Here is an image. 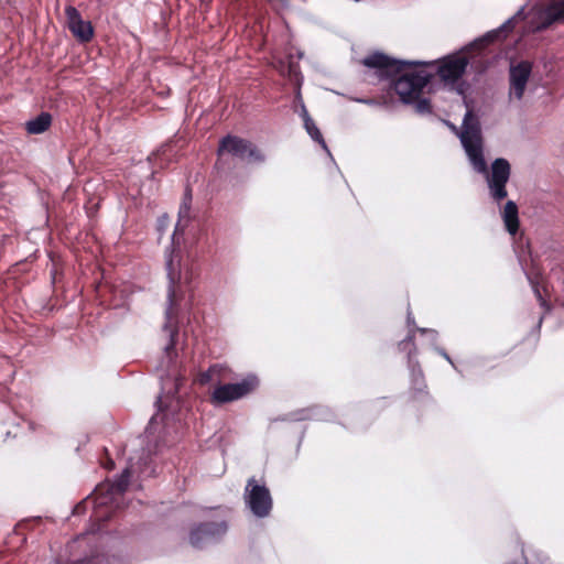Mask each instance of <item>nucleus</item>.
I'll return each instance as SVG.
<instances>
[{"label": "nucleus", "instance_id": "1", "mask_svg": "<svg viewBox=\"0 0 564 564\" xmlns=\"http://www.w3.org/2000/svg\"><path fill=\"white\" fill-rule=\"evenodd\" d=\"M166 271L169 288L163 329L169 335V343L164 346V355L159 366V370L161 371L160 379L162 392L156 401L159 411H166L164 416L167 414H174L180 409V399L177 393L182 380L175 366V359L177 357L175 344L178 335L177 326L174 323L178 302L175 282L178 279V273L176 272V268L171 256L166 259Z\"/></svg>", "mask_w": 564, "mask_h": 564}, {"label": "nucleus", "instance_id": "2", "mask_svg": "<svg viewBox=\"0 0 564 564\" xmlns=\"http://www.w3.org/2000/svg\"><path fill=\"white\" fill-rule=\"evenodd\" d=\"M458 137L473 170L485 176L490 198L500 204L508 196L507 183L510 178L511 166L508 160L498 158L488 169L484 156L480 123L470 109L463 118Z\"/></svg>", "mask_w": 564, "mask_h": 564}, {"label": "nucleus", "instance_id": "3", "mask_svg": "<svg viewBox=\"0 0 564 564\" xmlns=\"http://www.w3.org/2000/svg\"><path fill=\"white\" fill-rule=\"evenodd\" d=\"M158 415H153L145 429V435L140 441L143 445L148 442L147 447L141 449L140 454L130 456L128 459V466L122 473L111 482L107 485H99L95 489V503L97 508L95 510V517L98 520H106L108 517L101 514L99 508L108 503H113L118 497L122 496L128 489L130 478L132 475H139L143 477H150L154 475V468L152 467V456L159 451L158 443L151 444L154 436L153 430L156 422Z\"/></svg>", "mask_w": 564, "mask_h": 564}, {"label": "nucleus", "instance_id": "4", "mask_svg": "<svg viewBox=\"0 0 564 564\" xmlns=\"http://www.w3.org/2000/svg\"><path fill=\"white\" fill-rule=\"evenodd\" d=\"M242 497L246 509L254 518L264 519L271 514L273 508L271 492L267 485L257 480L256 477L247 480Z\"/></svg>", "mask_w": 564, "mask_h": 564}, {"label": "nucleus", "instance_id": "5", "mask_svg": "<svg viewBox=\"0 0 564 564\" xmlns=\"http://www.w3.org/2000/svg\"><path fill=\"white\" fill-rule=\"evenodd\" d=\"M431 79L432 74L425 69L409 70L393 82V89L403 104L410 105L421 96Z\"/></svg>", "mask_w": 564, "mask_h": 564}, {"label": "nucleus", "instance_id": "6", "mask_svg": "<svg viewBox=\"0 0 564 564\" xmlns=\"http://www.w3.org/2000/svg\"><path fill=\"white\" fill-rule=\"evenodd\" d=\"M259 384L258 376L248 373L238 382L218 384L212 393V399L217 403L234 402L253 393L259 388Z\"/></svg>", "mask_w": 564, "mask_h": 564}, {"label": "nucleus", "instance_id": "7", "mask_svg": "<svg viewBox=\"0 0 564 564\" xmlns=\"http://www.w3.org/2000/svg\"><path fill=\"white\" fill-rule=\"evenodd\" d=\"M435 62L395 59L383 53L376 52L362 59V64L378 70L380 77H392L401 73L405 67H419L434 65Z\"/></svg>", "mask_w": 564, "mask_h": 564}, {"label": "nucleus", "instance_id": "8", "mask_svg": "<svg viewBox=\"0 0 564 564\" xmlns=\"http://www.w3.org/2000/svg\"><path fill=\"white\" fill-rule=\"evenodd\" d=\"M228 525L225 521H210L203 522L194 528L189 532V543L195 549H204L207 545L220 541L226 534Z\"/></svg>", "mask_w": 564, "mask_h": 564}, {"label": "nucleus", "instance_id": "9", "mask_svg": "<svg viewBox=\"0 0 564 564\" xmlns=\"http://www.w3.org/2000/svg\"><path fill=\"white\" fill-rule=\"evenodd\" d=\"M532 73V64L529 61H521L511 64L509 68V101H520L523 98L529 78Z\"/></svg>", "mask_w": 564, "mask_h": 564}, {"label": "nucleus", "instance_id": "10", "mask_svg": "<svg viewBox=\"0 0 564 564\" xmlns=\"http://www.w3.org/2000/svg\"><path fill=\"white\" fill-rule=\"evenodd\" d=\"M468 63L463 54L447 55L440 62L436 72L442 80L454 84L463 76Z\"/></svg>", "mask_w": 564, "mask_h": 564}, {"label": "nucleus", "instance_id": "11", "mask_svg": "<svg viewBox=\"0 0 564 564\" xmlns=\"http://www.w3.org/2000/svg\"><path fill=\"white\" fill-rule=\"evenodd\" d=\"M398 348L400 351H404L408 355V366L411 372V381L412 386L416 391L422 392L425 389V382L423 372L419 366V362L416 360H413V355L416 354V347L413 343V334L410 332V334L399 343Z\"/></svg>", "mask_w": 564, "mask_h": 564}, {"label": "nucleus", "instance_id": "12", "mask_svg": "<svg viewBox=\"0 0 564 564\" xmlns=\"http://www.w3.org/2000/svg\"><path fill=\"white\" fill-rule=\"evenodd\" d=\"M65 14L67 19V25L72 34L79 42H88L94 35V29L89 21L83 20L79 11L72 6L66 7Z\"/></svg>", "mask_w": 564, "mask_h": 564}, {"label": "nucleus", "instance_id": "13", "mask_svg": "<svg viewBox=\"0 0 564 564\" xmlns=\"http://www.w3.org/2000/svg\"><path fill=\"white\" fill-rule=\"evenodd\" d=\"M561 22H564V0H553L538 13L536 30H546Z\"/></svg>", "mask_w": 564, "mask_h": 564}, {"label": "nucleus", "instance_id": "14", "mask_svg": "<svg viewBox=\"0 0 564 564\" xmlns=\"http://www.w3.org/2000/svg\"><path fill=\"white\" fill-rule=\"evenodd\" d=\"M249 149V140L239 138L237 135L228 134L221 139L218 147V154L228 153L239 159H246L247 150Z\"/></svg>", "mask_w": 564, "mask_h": 564}, {"label": "nucleus", "instance_id": "15", "mask_svg": "<svg viewBox=\"0 0 564 564\" xmlns=\"http://www.w3.org/2000/svg\"><path fill=\"white\" fill-rule=\"evenodd\" d=\"M513 19L507 20L499 28L487 32L484 36L475 40L473 43L464 47L465 51H470L471 48L484 47L486 44L491 43L494 41L500 40L506 36L507 32H509L512 28Z\"/></svg>", "mask_w": 564, "mask_h": 564}, {"label": "nucleus", "instance_id": "16", "mask_svg": "<svg viewBox=\"0 0 564 564\" xmlns=\"http://www.w3.org/2000/svg\"><path fill=\"white\" fill-rule=\"evenodd\" d=\"M333 412L322 405H315L308 409H302L291 414L292 421L303 420H317V421H330L333 419Z\"/></svg>", "mask_w": 564, "mask_h": 564}, {"label": "nucleus", "instance_id": "17", "mask_svg": "<svg viewBox=\"0 0 564 564\" xmlns=\"http://www.w3.org/2000/svg\"><path fill=\"white\" fill-rule=\"evenodd\" d=\"M507 231L514 236L519 229L518 206L513 200H508L501 212Z\"/></svg>", "mask_w": 564, "mask_h": 564}, {"label": "nucleus", "instance_id": "18", "mask_svg": "<svg viewBox=\"0 0 564 564\" xmlns=\"http://www.w3.org/2000/svg\"><path fill=\"white\" fill-rule=\"evenodd\" d=\"M191 203H192V194L189 189H186L183 202L178 209V219L175 225V230L172 235V240L174 241L177 232H183L189 221V212H191Z\"/></svg>", "mask_w": 564, "mask_h": 564}, {"label": "nucleus", "instance_id": "19", "mask_svg": "<svg viewBox=\"0 0 564 564\" xmlns=\"http://www.w3.org/2000/svg\"><path fill=\"white\" fill-rule=\"evenodd\" d=\"M51 123L52 116L48 112H41L25 123V129L30 134H41L50 128Z\"/></svg>", "mask_w": 564, "mask_h": 564}, {"label": "nucleus", "instance_id": "20", "mask_svg": "<svg viewBox=\"0 0 564 564\" xmlns=\"http://www.w3.org/2000/svg\"><path fill=\"white\" fill-rule=\"evenodd\" d=\"M228 371L227 367L220 364L213 365L208 368V370L200 375L199 381L200 383L208 382H220L226 379V372Z\"/></svg>", "mask_w": 564, "mask_h": 564}, {"label": "nucleus", "instance_id": "21", "mask_svg": "<svg viewBox=\"0 0 564 564\" xmlns=\"http://www.w3.org/2000/svg\"><path fill=\"white\" fill-rule=\"evenodd\" d=\"M304 128H305L307 134L312 138V140L317 142L318 144H321L323 150L327 154H329V149H328L319 129L317 128V126L315 124V122L313 121L312 118H307L306 121H304Z\"/></svg>", "mask_w": 564, "mask_h": 564}, {"label": "nucleus", "instance_id": "22", "mask_svg": "<svg viewBox=\"0 0 564 564\" xmlns=\"http://www.w3.org/2000/svg\"><path fill=\"white\" fill-rule=\"evenodd\" d=\"M246 159L250 162L263 163L265 161V155L249 141V149L247 150Z\"/></svg>", "mask_w": 564, "mask_h": 564}, {"label": "nucleus", "instance_id": "23", "mask_svg": "<svg viewBox=\"0 0 564 564\" xmlns=\"http://www.w3.org/2000/svg\"><path fill=\"white\" fill-rule=\"evenodd\" d=\"M411 105H414L415 111L420 115L431 113V104L427 98L417 97Z\"/></svg>", "mask_w": 564, "mask_h": 564}, {"label": "nucleus", "instance_id": "24", "mask_svg": "<svg viewBox=\"0 0 564 564\" xmlns=\"http://www.w3.org/2000/svg\"><path fill=\"white\" fill-rule=\"evenodd\" d=\"M527 276H528V280H529V282H530V284H531V286H532V290H533V292H534V294H535V296H536L538 301L540 302V305H541L542 307H546V302H545V300L542 297V294H541V292H540V289H539L538 283H535V282L531 279V276H530L529 274H527Z\"/></svg>", "mask_w": 564, "mask_h": 564}, {"label": "nucleus", "instance_id": "25", "mask_svg": "<svg viewBox=\"0 0 564 564\" xmlns=\"http://www.w3.org/2000/svg\"><path fill=\"white\" fill-rule=\"evenodd\" d=\"M417 332H420L422 335L429 336L432 343H435L438 336L437 332L431 328H417Z\"/></svg>", "mask_w": 564, "mask_h": 564}, {"label": "nucleus", "instance_id": "26", "mask_svg": "<svg viewBox=\"0 0 564 564\" xmlns=\"http://www.w3.org/2000/svg\"><path fill=\"white\" fill-rule=\"evenodd\" d=\"M406 323H408V326H409V332H412L413 334V337L415 336V332L417 330L419 327H414L415 325V321H414V317L412 315V313L409 311L408 312V316H406ZM410 333H408L409 335Z\"/></svg>", "mask_w": 564, "mask_h": 564}, {"label": "nucleus", "instance_id": "27", "mask_svg": "<svg viewBox=\"0 0 564 564\" xmlns=\"http://www.w3.org/2000/svg\"><path fill=\"white\" fill-rule=\"evenodd\" d=\"M435 349L446 361H448L451 364V366L454 369H457L453 359L449 357V355L443 348H435Z\"/></svg>", "mask_w": 564, "mask_h": 564}, {"label": "nucleus", "instance_id": "28", "mask_svg": "<svg viewBox=\"0 0 564 564\" xmlns=\"http://www.w3.org/2000/svg\"><path fill=\"white\" fill-rule=\"evenodd\" d=\"M354 100L357 102H360V104L368 105V106H378L379 105V102L376 99H370V98H355Z\"/></svg>", "mask_w": 564, "mask_h": 564}, {"label": "nucleus", "instance_id": "29", "mask_svg": "<svg viewBox=\"0 0 564 564\" xmlns=\"http://www.w3.org/2000/svg\"><path fill=\"white\" fill-rule=\"evenodd\" d=\"M301 117L303 119V122L306 121L307 118H311L308 112H307V109L305 108V106L302 104V107H301Z\"/></svg>", "mask_w": 564, "mask_h": 564}, {"label": "nucleus", "instance_id": "30", "mask_svg": "<svg viewBox=\"0 0 564 564\" xmlns=\"http://www.w3.org/2000/svg\"><path fill=\"white\" fill-rule=\"evenodd\" d=\"M166 219V217L164 216L162 220H160L159 223V230H163V227H164V220Z\"/></svg>", "mask_w": 564, "mask_h": 564}, {"label": "nucleus", "instance_id": "31", "mask_svg": "<svg viewBox=\"0 0 564 564\" xmlns=\"http://www.w3.org/2000/svg\"><path fill=\"white\" fill-rule=\"evenodd\" d=\"M167 149H169V147H167V145H165V147H163L159 152L165 153Z\"/></svg>", "mask_w": 564, "mask_h": 564}, {"label": "nucleus", "instance_id": "32", "mask_svg": "<svg viewBox=\"0 0 564 564\" xmlns=\"http://www.w3.org/2000/svg\"><path fill=\"white\" fill-rule=\"evenodd\" d=\"M542 319H543V317H540L539 323H538L539 327L541 326Z\"/></svg>", "mask_w": 564, "mask_h": 564}]
</instances>
